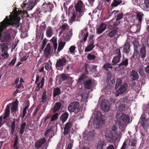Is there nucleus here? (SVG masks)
I'll return each mask as SVG.
<instances>
[{"instance_id":"nucleus-1","label":"nucleus","mask_w":149,"mask_h":149,"mask_svg":"<svg viewBox=\"0 0 149 149\" xmlns=\"http://www.w3.org/2000/svg\"><path fill=\"white\" fill-rule=\"evenodd\" d=\"M20 18L19 17H15L9 19L8 16H6L3 21L0 23V38L2 36V32L9 25L15 26L16 28L19 26V22Z\"/></svg>"},{"instance_id":"nucleus-2","label":"nucleus","mask_w":149,"mask_h":149,"mask_svg":"<svg viewBox=\"0 0 149 149\" xmlns=\"http://www.w3.org/2000/svg\"><path fill=\"white\" fill-rule=\"evenodd\" d=\"M118 24L113 23L109 26V31L108 36L111 38L118 36L120 34L121 30L117 26Z\"/></svg>"},{"instance_id":"nucleus-3","label":"nucleus","mask_w":149,"mask_h":149,"mask_svg":"<svg viewBox=\"0 0 149 149\" xmlns=\"http://www.w3.org/2000/svg\"><path fill=\"white\" fill-rule=\"evenodd\" d=\"M53 4L50 3H47L45 2L42 5L41 8H38L36 10L35 13L34 14H37V16L38 15V13H40L42 12H51L52 11V8L54 7Z\"/></svg>"},{"instance_id":"nucleus-4","label":"nucleus","mask_w":149,"mask_h":149,"mask_svg":"<svg viewBox=\"0 0 149 149\" xmlns=\"http://www.w3.org/2000/svg\"><path fill=\"white\" fill-rule=\"evenodd\" d=\"M68 110L70 112H74L75 114H78L80 111L79 102H74L72 103L68 106Z\"/></svg>"},{"instance_id":"nucleus-5","label":"nucleus","mask_w":149,"mask_h":149,"mask_svg":"<svg viewBox=\"0 0 149 149\" xmlns=\"http://www.w3.org/2000/svg\"><path fill=\"white\" fill-rule=\"evenodd\" d=\"M67 63L68 61L65 57L63 56L57 60L55 64L56 67L58 70H62L63 66L65 65Z\"/></svg>"},{"instance_id":"nucleus-6","label":"nucleus","mask_w":149,"mask_h":149,"mask_svg":"<svg viewBox=\"0 0 149 149\" xmlns=\"http://www.w3.org/2000/svg\"><path fill=\"white\" fill-rule=\"evenodd\" d=\"M40 0H35L34 1H30L29 3H23V6H22V8L26 10H31L34 7L39 1Z\"/></svg>"},{"instance_id":"nucleus-7","label":"nucleus","mask_w":149,"mask_h":149,"mask_svg":"<svg viewBox=\"0 0 149 149\" xmlns=\"http://www.w3.org/2000/svg\"><path fill=\"white\" fill-rule=\"evenodd\" d=\"M139 123L145 130L147 129L149 127V120L148 119H146L143 116H141L140 118Z\"/></svg>"},{"instance_id":"nucleus-8","label":"nucleus","mask_w":149,"mask_h":149,"mask_svg":"<svg viewBox=\"0 0 149 149\" xmlns=\"http://www.w3.org/2000/svg\"><path fill=\"white\" fill-rule=\"evenodd\" d=\"M133 44L134 46V52L133 55L131 57L132 58H136L139 53V49L140 45L138 41H133Z\"/></svg>"},{"instance_id":"nucleus-9","label":"nucleus","mask_w":149,"mask_h":149,"mask_svg":"<svg viewBox=\"0 0 149 149\" xmlns=\"http://www.w3.org/2000/svg\"><path fill=\"white\" fill-rule=\"evenodd\" d=\"M73 125V122L72 121H68L65 125L64 128L63 134L65 135L68 134L70 131V129L72 127Z\"/></svg>"},{"instance_id":"nucleus-10","label":"nucleus","mask_w":149,"mask_h":149,"mask_svg":"<svg viewBox=\"0 0 149 149\" xmlns=\"http://www.w3.org/2000/svg\"><path fill=\"white\" fill-rule=\"evenodd\" d=\"M84 7V3L81 0H79L75 5V11L78 13H83L82 9Z\"/></svg>"},{"instance_id":"nucleus-11","label":"nucleus","mask_w":149,"mask_h":149,"mask_svg":"<svg viewBox=\"0 0 149 149\" xmlns=\"http://www.w3.org/2000/svg\"><path fill=\"white\" fill-rule=\"evenodd\" d=\"M146 47L145 45L142 43L140 45V48H139L140 54L139 56H140L143 60H144L146 57Z\"/></svg>"},{"instance_id":"nucleus-12","label":"nucleus","mask_w":149,"mask_h":149,"mask_svg":"<svg viewBox=\"0 0 149 149\" xmlns=\"http://www.w3.org/2000/svg\"><path fill=\"white\" fill-rule=\"evenodd\" d=\"M128 88V85L126 83H124L123 85H120L119 88L116 91L118 95H122L127 90Z\"/></svg>"},{"instance_id":"nucleus-13","label":"nucleus","mask_w":149,"mask_h":149,"mask_svg":"<svg viewBox=\"0 0 149 149\" xmlns=\"http://www.w3.org/2000/svg\"><path fill=\"white\" fill-rule=\"evenodd\" d=\"M102 115L100 112H97L96 120L94 121L97 125L100 126L102 125L103 121L102 120Z\"/></svg>"},{"instance_id":"nucleus-14","label":"nucleus","mask_w":149,"mask_h":149,"mask_svg":"<svg viewBox=\"0 0 149 149\" xmlns=\"http://www.w3.org/2000/svg\"><path fill=\"white\" fill-rule=\"evenodd\" d=\"M95 134L94 132L90 131L87 134H85L83 136L84 138L87 141H92L94 139Z\"/></svg>"},{"instance_id":"nucleus-15","label":"nucleus","mask_w":149,"mask_h":149,"mask_svg":"<svg viewBox=\"0 0 149 149\" xmlns=\"http://www.w3.org/2000/svg\"><path fill=\"white\" fill-rule=\"evenodd\" d=\"M46 142V139L45 138H41L35 143V147L36 149H38L41 148Z\"/></svg>"},{"instance_id":"nucleus-16","label":"nucleus","mask_w":149,"mask_h":149,"mask_svg":"<svg viewBox=\"0 0 149 149\" xmlns=\"http://www.w3.org/2000/svg\"><path fill=\"white\" fill-rule=\"evenodd\" d=\"M51 50L50 44L48 43L44 51V55L45 57L47 58L51 56L50 54Z\"/></svg>"},{"instance_id":"nucleus-17","label":"nucleus","mask_w":149,"mask_h":149,"mask_svg":"<svg viewBox=\"0 0 149 149\" xmlns=\"http://www.w3.org/2000/svg\"><path fill=\"white\" fill-rule=\"evenodd\" d=\"M11 105V103L9 104L7 106L5 109L4 115L3 117V119H6L7 118H9L10 115V107Z\"/></svg>"},{"instance_id":"nucleus-18","label":"nucleus","mask_w":149,"mask_h":149,"mask_svg":"<svg viewBox=\"0 0 149 149\" xmlns=\"http://www.w3.org/2000/svg\"><path fill=\"white\" fill-rule=\"evenodd\" d=\"M106 146V144L104 141L100 140L97 143V149H104Z\"/></svg>"},{"instance_id":"nucleus-19","label":"nucleus","mask_w":149,"mask_h":149,"mask_svg":"<svg viewBox=\"0 0 149 149\" xmlns=\"http://www.w3.org/2000/svg\"><path fill=\"white\" fill-rule=\"evenodd\" d=\"M68 116L69 114L66 112L62 114L60 119L62 123H64L66 121L68 118Z\"/></svg>"},{"instance_id":"nucleus-20","label":"nucleus","mask_w":149,"mask_h":149,"mask_svg":"<svg viewBox=\"0 0 149 149\" xmlns=\"http://www.w3.org/2000/svg\"><path fill=\"white\" fill-rule=\"evenodd\" d=\"M130 43L128 42H126L123 46L124 52L127 54H128L130 50Z\"/></svg>"},{"instance_id":"nucleus-21","label":"nucleus","mask_w":149,"mask_h":149,"mask_svg":"<svg viewBox=\"0 0 149 149\" xmlns=\"http://www.w3.org/2000/svg\"><path fill=\"white\" fill-rule=\"evenodd\" d=\"M26 123L25 122H23L21 124L19 133L20 134V137L22 136V134L25 131V128H26Z\"/></svg>"},{"instance_id":"nucleus-22","label":"nucleus","mask_w":149,"mask_h":149,"mask_svg":"<svg viewBox=\"0 0 149 149\" xmlns=\"http://www.w3.org/2000/svg\"><path fill=\"white\" fill-rule=\"evenodd\" d=\"M130 76L133 81L137 80L139 78V75L135 70H132L130 73Z\"/></svg>"},{"instance_id":"nucleus-23","label":"nucleus","mask_w":149,"mask_h":149,"mask_svg":"<svg viewBox=\"0 0 149 149\" xmlns=\"http://www.w3.org/2000/svg\"><path fill=\"white\" fill-rule=\"evenodd\" d=\"M121 56L115 55L113 57L112 61V65H116L120 62Z\"/></svg>"},{"instance_id":"nucleus-24","label":"nucleus","mask_w":149,"mask_h":149,"mask_svg":"<svg viewBox=\"0 0 149 149\" xmlns=\"http://www.w3.org/2000/svg\"><path fill=\"white\" fill-rule=\"evenodd\" d=\"M106 25L103 23H101L100 27L97 29V33L98 34L102 33L106 29Z\"/></svg>"},{"instance_id":"nucleus-25","label":"nucleus","mask_w":149,"mask_h":149,"mask_svg":"<svg viewBox=\"0 0 149 149\" xmlns=\"http://www.w3.org/2000/svg\"><path fill=\"white\" fill-rule=\"evenodd\" d=\"M57 77L59 79V82L60 83L68 79V77L66 74H64L58 75Z\"/></svg>"},{"instance_id":"nucleus-26","label":"nucleus","mask_w":149,"mask_h":149,"mask_svg":"<svg viewBox=\"0 0 149 149\" xmlns=\"http://www.w3.org/2000/svg\"><path fill=\"white\" fill-rule=\"evenodd\" d=\"M120 118L122 121L125 123H129L130 118L129 116L126 114L124 113H122L121 116Z\"/></svg>"},{"instance_id":"nucleus-27","label":"nucleus","mask_w":149,"mask_h":149,"mask_svg":"<svg viewBox=\"0 0 149 149\" xmlns=\"http://www.w3.org/2000/svg\"><path fill=\"white\" fill-rule=\"evenodd\" d=\"M128 59L125 58L124 56L123 60H122L121 62L118 65L119 67H126L128 65Z\"/></svg>"},{"instance_id":"nucleus-28","label":"nucleus","mask_w":149,"mask_h":149,"mask_svg":"<svg viewBox=\"0 0 149 149\" xmlns=\"http://www.w3.org/2000/svg\"><path fill=\"white\" fill-rule=\"evenodd\" d=\"M141 6L143 7L144 10L149 11V0H144V3L141 5Z\"/></svg>"},{"instance_id":"nucleus-29","label":"nucleus","mask_w":149,"mask_h":149,"mask_svg":"<svg viewBox=\"0 0 149 149\" xmlns=\"http://www.w3.org/2000/svg\"><path fill=\"white\" fill-rule=\"evenodd\" d=\"M92 84L91 79H89L85 81L84 84V87L87 89H90Z\"/></svg>"},{"instance_id":"nucleus-30","label":"nucleus","mask_w":149,"mask_h":149,"mask_svg":"<svg viewBox=\"0 0 149 149\" xmlns=\"http://www.w3.org/2000/svg\"><path fill=\"white\" fill-rule=\"evenodd\" d=\"M143 15V14L142 12H139L137 13L136 15V19L138 21V25L141 24Z\"/></svg>"},{"instance_id":"nucleus-31","label":"nucleus","mask_w":149,"mask_h":149,"mask_svg":"<svg viewBox=\"0 0 149 149\" xmlns=\"http://www.w3.org/2000/svg\"><path fill=\"white\" fill-rule=\"evenodd\" d=\"M95 45L94 41H92V42H90L89 45L85 48V52H89L92 50V49L94 47Z\"/></svg>"},{"instance_id":"nucleus-32","label":"nucleus","mask_w":149,"mask_h":149,"mask_svg":"<svg viewBox=\"0 0 149 149\" xmlns=\"http://www.w3.org/2000/svg\"><path fill=\"white\" fill-rule=\"evenodd\" d=\"M18 136L16 135L13 146V149H19L20 147L18 145Z\"/></svg>"},{"instance_id":"nucleus-33","label":"nucleus","mask_w":149,"mask_h":149,"mask_svg":"<svg viewBox=\"0 0 149 149\" xmlns=\"http://www.w3.org/2000/svg\"><path fill=\"white\" fill-rule=\"evenodd\" d=\"M122 2L121 0H113L111 5V7L112 8L117 7Z\"/></svg>"},{"instance_id":"nucleus-34","label":"nucleus","mask_w":149,"mask_h":149,"mask_svg":"<svg viewBox=\"0 0 149 149\" xmlns=\"http://www.w3.org/2000/svg\"><path fill=\"white\" fill-rule=\"evenodd\" d=\"M53 33L52 28L50 26H48L46 30V34L47 37H51L53 35Z\"/></svg>"},{"instance_id":"nucleus-35","label":"nucleus","mask_w":149,"mask_h":149,"mask_svg":"<svg viewBox=\"0 0 149 149\" xmlns=\"http://www.w3.org/2000/svg\"><path fill=\"white\" fill-rule=\"evenodd\" d=\"M18 101L17 100H16L14 104L11 107V113L15 112L17 110H18Z\"/></svg>"},{"instance_id":"nucleus-36","label":"nucleus","mask_w":149,"mask_h":149,"mask_svg":"<svg viewBox=\"0 0 149 149\" xmlns=\"http://www.w3.org/2000/svg\"><path fill=\"white\" fill-rule=\"evenodd\" d=\"M125 104H120L118 107L117 112H118L119 114L125 111Z\"/></svg>"},{"instance_id":"nucleus-37","label":"nucleus","mask_w":149,"mask_h":149,"mask_svg":"<svg viewBox=\"0 0 149 149\" xmlns=\"http://www.w3.org/2000/svg\"><path fill=\"white\" fill-rule=\"evenodd\" d=\"M61 106V104L60 102H56L54 105V108L53 110L54 113H55L58 111Z\"/></svg>"},{"instance_id":"nucleus-38","label":"nucleus","mask_w":149,"mask_h":149,"mask_svg":"<svg viewBox=\"0 0 149 149\" xmlns=\"http://www.w3.org/2000/svg\"><path fill=\"white\" fill-rule=\"evenodd\" d=\"M61 91L60 89L58 87H56L53 90V96L54 97H55L61 94Z\"/></svg>"},{"instance_id":"nucleus-39","label":"nucleus","mask_w":149,"mask_h":149,"mask_svg":"<svg viewBox=\"0 0 149 149\" xmlns=\"http://www.w3.org/2000/svg\"><path fill=\"white\" fill-rule=\"evenodd\" d=\"M108 138L111 140H115L117 138L116 137V133L109 131V133H108Z\"/></svg>"},{"instance_id":"nucleus-40","label":"nucleus","mask_w":149,"mask_h":149,"mask_svg":"<svg viewBox=\"0 0 149 149\" xmlns=\"http://www.w3.org/2000/svg\"><path fill=\"white\" fill-rule=\"evenodd\" d=\"M10 127H11V131H10V134H13L14 131L15 129V124H16V121H17V120L15 119H14Z\"/></svg>"},{"instance_id":"nucleus-41","label":"nucleus","mask_w":149,"mask_h":149,"mask_svg":"<svg viewBox=\"0 0 149 149\" xmlns=\"http://www.w3.org/2000/svg\"><path fill=\"white\" fill-rule=\"evenodd\" d=\"M100 106L102 109L104 111L107 112L109 110V107L104 102L102 103Z\"/></svg>"},{"instance_id":"nucleus-42","label":"nucleus","mask_w":149,"mask_h":149,"mask_svg":"<svg viewBox=\"0 0 149 149\" xmlns=\"http://www.w3.org/2000/svg\"><path fill=\"white\" fill-rule=\"evenodd\" d=\"M41 99L42 101L41 102L43 103H45L47 99V96L46 95V91L45 89L43 92L42 94Z\"/></svg>"},{"instance_id":"nucleus-43","label":"nucleus","mask_w":149,"mask_h":149,"mask_svg":"<svg viewBox=\"0 0 149 149\" xmlns=\"http://www.w3.org/2000/svg\"><path fill=\"white\" fill-rule=\"evenodd\" d=\"M88 76L85 73H83L79 77L78 79V82L79 83H81L82 81H84L85 79L87 78Z\"/></svg>"},{"instance_id":"nucleus-44","label":"nucleus","mask_w":149,"mask_h":149,"mask_svg":"<svg viewBox=\"0 0 149 149\" xmlns=\"http://www.w3.org/2000/svg\"><path fill=\"white\" fill-rule=\"evenodd\" d=\"M122 79L121 78H120L117 79L115 87V89L116 90L118 89L119 86H120L122 84Z\"/></svg>"},{"instance_id":"nucleus-45","label":"nucleus","mask_w":149,"mask_h":149,"mask_svg":"<svg viewBox=\"0 0 149 149\" xmlns=\"http://www.w3.org/2000/svg\"><path fill=\"white\" fill-rule=\"evenodd\" d=\"M65 44V42L60 41L58 44V47L57 49L58 52H59L64 47Z\"/></svg>"},{"instance_id":"nucleus-46","label":"nucleus","mask_w":149,"mask_h":149,"mask_svg":"<svg viewBox=\"0 0 149 149\" xmlns=\"http://www.w3.org/2000/svg\"><path fill=\"white\" fill-rule=\"evenodd\" d=\"M45 80V77H43L42 78L41 81L38 84L37 86L36 87L38 88L39 87L40 88H42L44 86Z\"/></svg>"},{"instance_id":"nucleus-47","label":"nucleus","mask_w":149,"mask_h":149,"mask_svg":"<svg viewBox=\"0 0 149 149\" xmlns=\"http://www.w3.org/2000/svg\"><path fill=\"white\" fill-rule=\"evenodd\" d=\"M103 67L105 70L106 71H108L109 70L108 69H112L113 68V66H112L111 64L110 63H105Z\"/></svg>"},{"instance_id":"nucleus-48","label":"nucleus","mask_w":149,"mask_h":149,"mask_svg":"<svg viewBox=\"0 0 149 149\" xmlns=\"http://www.w3.org/2000/svg\"><path fill=\"white\" fill-rule=\"evenodd\" d=\"M136 142V139L135 138L132 139L130 140L129 143L130 145L133 147H135Z\"/></svg>"},{"instance_id":"nucleus-49","label":"nucleus","mask_w":149,"mask_h":149,"mask_svg":"<svg viewBox=\"0 0 149 149\" xmlns=\"http://www.w3.org/2000/svg\"><path fill=\"white\" fill-rule=\"evenodd\" d=\"M128 98L127 97H125L120 99L118 102V103L119 104H125V103H127Z\"/></svg>"},{"instance_id":"nucleus-50","label":"nucleus","mask_w":149,"mask_h":149,"mask_svg":"<svg viewBox=\"0 0 149 149\" xmlns=\"http://www.w3.org/2000/svg\"><path fill=\"white\" fill-rule=\"evenodd\" d=\"M91 65L85 63L84 64L83 68L84 69L85 72L86 74H89V71L88 69L90 70Z\"/></svg>"},{"instance_id":"nucleus-51","label":"nucleus","mask_w":149,"mask_h":149,"mask_svg":"<svg viewBox=\"0 0 149 149\" xmlns=\"http://www.w3.org/2000/svg\"><path fill=\"white\" fill-rule=\"evenodd\" d=\"M118 130V127L115 125H113L111 128H110L109 132L116 133V131Z\"/></svg>"},{"instance_id":"nucleus-52","label":"nucleus","mask_w":149,"mask_h":149,"mask_svg":"<svg viewBox=\"0 0 149 149\" xmlns=\"http://www.w3.org/2000/svg\"><path fill=\"white\" fill-rule=\"evenodd\" d=\"M77 12H74L72 14V16L71 17L70 19V22H73V21H75L76 18V16L77 15Z\"/></svg>"},{"instance_id":"nucleus-53","label":"nucleus","mask_w":149,"mask_h":149,"mask_svg":"<svg viewBox=\"0 0 149 149\" xmlns=\"http://www.w3.org/2000/svg\"><path fill=\"white\" fill-rule=\"evenodd\" d=\"M17 60V57L16 56H15L14 57V58L8 64V66H13L16 62Z\"/></svg>"},{"instance_id":"nucleus-54","label":"nucleus","mask_w":149,"mask_h":149,"mask_svg":"<svg viewBox=\"0 0 149 149\" xmlns=\"http://www.w3.org/2000/svg\"><path fill=\"white\" fill-rule=\"evenodd\" d=\"M58 113H57L53 115L51 117V121H53L56 120L58 118Z\"/></svg>"},{"instance_id":"nucleus-55","label":"nucleus","mask_w":149,"mask_h":149,"mask_svg":"<svg viewBox=\"0 0 149 149\" xmlns=\"http://www.w3.org/2000/svg\"><path fill=\"white\" fill-rule=\"evenodd\" d=\"M114 54L116 56H121L120 49L118 48L114 51Z\"/></svg>"},{"instance_id":"nucleus-56","label":"nucleus","mask_w":149,"mask_h":149,"mask_svg":"<svg viewBox=\"0 0 149 149\" xmlns=\"http://www.w3.org/2000/svg\"><path fill=\"white\" fill-rule=\"evenodd\" d=\"M95 58L96 56H95L90 54H88L87 56V59L90 60H94L95 59Z\"/></svg>"},{"instance_id":"nucleus-57","label":"nucleus","mask_w":149,"mask_h":149,"mask_svg":"<svg viewBox=\"0 0 149 149\" xmlns=\"http://www.w3.org/2000/svg\"><path fill=\"white\" fill-rule=\"evenodd\" d=\"M29 106L28 105H27L24 108L23 111L22 118H24L26 114V110L28 109Z\"/></svg>"},{"instance_id":"nucleus-58","label":"nucleus","mask_w":149,"mask_h":149,"mask_svg":"<svg viewBox=\"0 0 149 149\" xmlns=\"http://www.w3.org/2000/svg\"><path fill=\"white\" fill-rule=\"evenodd\" d=\"M10 38V34L8 33L7 34L5 35L4 36L3 40L4 42L8 41Z\"/></svg>"},{"instance_id":"nucleus-59","label":"nucleus","mask_w":149,"mask_h":149,"mask_svg":"<svg viewBox=\"0 0 149 149\" xmlns=\"http://www.w3.org/2000/svg\"><path fill=\"white\" fill-rule=\"evenodd\" d=\"M69 28L68 25L66 24H63L61 27V30L64 31Z\"/></svg>"},{"instance_id":"nucleus-60","label":"nucleus","mask_w":149,"mask_h":149,"mask_svg":"<svg viewBox=\"0 0 149 149\" xmlns=\"http://www.w3.org/2000/svg\"><path fill=\"white\" fill-rule=\"evenodd\" d=\"M116 124H118L119 128L121 130H123L124 127V124L121 122L118 121H116Z\"/></svg>"},{"instance_id":"nucleus-61","label":"nucleus","mask_w":149,"mask_h":149,"mask_svg":"<svg viewBox=\"0 0 149 149\" xmlns=\"http://www.w3.org/2000/svg\"><path fill=\"white\" fill-rule=\"evenodd\" d=\"M79 13V15H78L77 14V15L76 16L75 21L78 22H80L81 20L80 17L83 15L84 13Z\"/></svg>"},{"instance_id":"nucleus-62","label":"nucleus","mask_w":149,"mask_h":149,"mask_svg":"<svg viewBox=\"0 0 149 149\" xmlns=\"http://www.w3.org/2000/svg\"><path fill=\"white\" fill-rule=\"evenodd\" d=\"M76 47L74 45H72L69 48V50L70 53L71 54H74V51Z\"/></svg>"},{"instance_id":"nucleus-63","label":"nucleus","mask_w":149,"mask_h":149,"mask_svg":"<svg viewBox=\"0 0 149 149\" xmlns=\"http://www.w3.org/2000/svg\"><path fill=\"white\" fill-rule=\"evenodd\" d=\"M46 27V26L45 22L42 23L41 25L40 26V29L42 30V31H44Z\"/></svg>"},{"instance_id":"nucleus-64","label":"nucleus","mask_w":149,"mask_h":149,"mask_svg":"<svg viewBox=\"0 0 149 149\" xmlns=\"http://www.w3.org/2000/svg\"><path fill=\"white\" fill-rule=\"evenodd\" d=\"M97 68V65H93L92 67H91L90 66V71L92 72H94L96 70V68Z\"/></svg>"}]
</instances>
